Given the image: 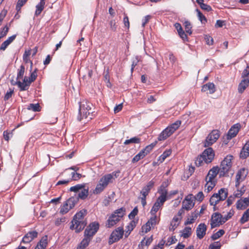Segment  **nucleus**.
<instances>
[{
    "label": "nucleus",
    "instance_id": "1",
    "mask_svg": "<svg viewBox=\"0 0 249 249\" xmlns=\"http://www.w3.org/2000/svg\"><path fill=\"white\" fill-rule=\"evenodd\" d=\"M93 105L88 101H83L80 103L79 113L77 119L81 121L84 119H87L93 112Z\"/></svg>",
    "mask_w": 249,
    "mask_h": 249
},
{
    "label": "nucleus",
    "instance_id": "2",
    "mask_svg": "<svg viewBox=\"0 0 249 249\" xmlns=\"http://www.w3.org/2000/svg\"><path fill=\"white\" fill-rule=\"evenodd\" d=\"M125 214V209L122 207L115 211L108 218L106 223L107 228H110L116 225Z\"/></svg>",
    "mask_w": 249,
    "mask_h": 249
},
{
    "label": "nucleus",
    "instance_id": "3",
    "mask_svg": "<svg viewBox=\"0 0 249 249\" xmlns=\"http://www.w3.org/2000/svg\"><path fill=\"white\" fill-rule=\"evenodd\" d=\"M181 124V121L180 120H177L175 123L167 126L159 135L158 138V140L161 141L166 140L179 128Z\"/></svg>",
    "mask_w": 249,
    "mask_h": 249
},
{
    "label": "nucleus",
    "instance_id": "4",
    "mask_svg": "<svg viewBox=\"0 0 249 249\" xmlns=\"http://www.w3.org/2000/svg\"><path fill=\"white\" fill-rule=\"evenodd\" d=\"M113 182V176L111 174H107L103 176L99 180L95 189L93 190L94 194H99L103 192L109 183Z\"/></svg>",
    "mask_w": 249,
    "mask_h": 249
},
{
    "label": "nucleus",
    "instance_id": "5",
    "mask_svg": "<svg viewBox=\"0 0 249 249\" xmlns=\"http://www.w3.org/2000/svg\"><path fill=\"white\" fill-rule=\"evenodd\" d=\"M228 189L226 188L220 189L217 193H214L210 199V204L212 206H215L220 201H223L226 199L228 196Z\"/></svg>",
    "mask_w": 249,
    "mask_h": 249
},
{
    "label": "nucleus",
    "instance_id": "6",
    "mask_svg": "<svg viewBox=\"0 0 249 249\" xmlns=\"http://www.w3.org/2000/svg\"><path fill=\"white\" fill-rule=\"evenodd\" d=\"M233 158V157L232 155H229L222 161L219 168L220 177H224L228 173L232 165Z\"/></svg>",
    "mask_w": 249,
    "mask_h": 249
},
{
    "label": "nucleus",
    "instance_id": "7",
    "mask_svg": "<svg viewBox=\"0 0 249 249\" xmlns=\"http://www.w3.org/2000/svg\"><path fill=\"white\" fill-rule=\"evenodd\" d=\"M78 202V197L76 196H71L64 202L60 209V213L64 214L69 212V211L73 208Z\"/></svg>",
    "mask_w": 249,
    "mask_h": 249
},
{
    "label": "nucleus",
    "instance_id": "8",
    "mask_svg": "<svg viewBox=\"0 0 249 249\" xmlns=\"http://www.w3.org/2000/svg\"><path fill=\"white\" fill-rule=\"evenodd\" d=\"M155 181L153 180L149 181L147 184L144 186L141 190L140 194L142 196L140 197L141 199V203L143 207H144L146 204V196L149 194L151 190L153 188L155 185Z\"/></svg>",
    "mask_w": 249,
    "mask_h": 249
},
{
    "label": "nucleus",
    "instance_id": "9",
    "mask_svg": "<svg viewBox=\"0 0 249 249\" xmlns=\"http://www.w3.org/2000/svg\"><path fill=\"white\" fill-rule=\"evenodd\" d=\"M220 137V131L215 129L211 131V132L206 137L204 142V147H208L212 145Z\"/></svg>",
    "mask_w": 249,
    "mask_h": 249
},
{
    "label": "nucleus",
    "instance_id": "10",
    "mask_svg": "<svg viewBox=\"0 0 249 249\" xmlns=\"http://www.w3.org/2000/svg\"><path fill=\"white\" fill-rule=\"evenodd\" d=\"M124 233V228L119 227L114 230L111 233L108 240V243L111 245L115 242L118 241L123 237Z\"/></svg>",
    "mask_w": 249,
    "mask_h": 249
},
{
    "label": "nucleus",
    "instance_id": "11",
    "mask_svg": "<svg viewBox=\"0 0 249 249\" xmlns=\"http://www.w3.org/2000/svg\"><path fill=\"white\" fill-rule=\"evenodd\" d=\"M169 183L168 180L162 182L158 190V193L160 194V196L157 199H160V201L165 202L168 199V190L167 187L169 185Z\"/></svg>",
    "mask_w": 249,
    "mask_h": 249
},
{
    "label": "nucleus",
    "instance_id": "12",
    "mask_svg": "<svg viewBox=\"0 0 249 249\" xmlns=\"http://www.w3.org/2000/svg\"><path fill=\"white\" fill-rule=\"evenodd\" d=\"M99 228V224L98 222H92L86 228L84 231V235L92 239L93 235L97 232Z\"/></svg>",
    "mask_w": 249,
    "mask_h": 249
},
{
    "label": "nucleus",
    "instance_id": "13",
    "mask_svg": "<svg viewBox=\"0 0 249 249\" xmlns=\"http://www.w3.org/2000/svg\"><path fill=\"white\" fill-rule=\"evenodd\" d=\"M223 216L219 213H213L211 218V228L213 229L215 227H219L223 224Z\"/></svg>",
    "mask_w": 249,
    "mask_h": 249
},
{
    "label": "nucleus",
    "instance_id": "14",
    "mask_svg": "<svg viewBox=\"0 0 249 249\" xmlns=\"http://www.w3.org/2000/svg\"><path fill=\"white\" fill-rule=\"evenodd\" d=\"M152 216L150 218L148 221L142 227V230L143 232L147 233L152 228L157 224L160 220L158 219L156 215H152Z\"/></svg>",
    "mask_w": 249,
    "mask_h": 249
},
{
    "label": "nucleus",
    "instance_id": "15",
    "mask_svg": "<svg viewBox=\"0 0 249 249\" xmlns=\"http://www.w3.org/2000/svg\"><path fill=\"white\" fill-rule=\"evenodd\" d=\"M248 174V171L245 168H241L239 170L236 175L235 177V184L236 188H238L240 184V182L244 180Z\"/></svg>",
    "mask_w": 249,
    "mask_h": 249
},
{
    "label": "nucleus",
    "instance_id": "16",
    "mask_svg": "<svg viewBox=\"0 0 249 249\" xmlns=\"http://www.w3.org/2000/svg\"><path fill=\"white\" fill-rule=\"evenodd\" d=\"M194 200L192 194L187 196L182 202V208L187 211L191 210L195 205Z\"/></svg>",
    "mask_w": 249,
    "mask_h": 249
},
{
    "label": "nucleus",
    "instance_id": "17",
    "mask_svg": "<svg viewBox=\"0 0 249 249\" xmlns=\"http://www.w3.org/2000/svg\"><path fill=\"white\" fill-rule=\"evenodd\" d=\"M202 155L205 159V162L206 163H209L213 160L215 154L212 148L208 147L204 150Z\"/></svg>",
    "mask_w": 249,
    "mask_h": 249
},
{
    "label": "nucleus",
    "instance_id": "18",
    "mask_svg": "<svg viewBox=\"0 0 249 249\" xmlns=\"http://www.w3.org/2000/svg\"><path fill=\"white\" fill-rule=\"evenodd\" d=\"M71 224L70 229L72 230H74L76 233L80 232L83 230L87 225V223L82 222L77 220L75 221L73 219L71 221Z\"/></svg>",
    "mask_w": 249,
    "mask_h": 249
},
{
    "label": "nucleus",
    "instance_id": "19",
    "mask_svg": "<svg viewBox=\"0 0 249 249\" xmlns=\"http://www.w3.org/2000/svg\"><path fill=\"white\" fill-rule=\"evenodd\" d=\"M241 125L239 124H236L231 127L228 132L227 139L231 140L235 137L240 129Z\"/></svg>",
    "mask_w": 249,
    "mask_h": 249
},
{
    "label": "nucleus",
    "instance_id": "20",
    "mask_svg": "<svg viewBox=\"0 0 249 249\" xmlns=\"http://www.w3.org/2000/svg\"><path fill=\"white\" fill-rule=\"evenodd\" d=\"M207 229V226L204 223H200L198 225L196 232L198 239H201L204 237L206 234Z\"/></svg>",
    "mask_w": 249,
    "mask_h": 249
},
{
    "label": "nucleus",
    "instance_id": "21",
    "mask_svg": "<svg viewBox=\"0 0 249 249\" xmlns=\"http://www.w3.org/2000/svg\"><path fill=\"white\" fill-rule=\"evenodd\" d=\"M37 232L35 231H29L23 237L22 242L23 243H29L35 238L37 237Z\"/></svg>",
    "mask_w": 249,
    "mask_h": 249
},
{
    "label": "nucleus",
    "instance_id": "22",
    "mask_svg": "<svg viewBox=\"0 0 249 249\" xmlns=\"http://www.w3.org/2000/svg\"><path fill=\"white\" fill-rule=\"evenodd\" d=\"M206 183L205 184V191L207 193L211 192L216 185L217 183L216 179H212L208 178H205Z\"/></svg>",
    "mask_w": 249,
    "mask_h": 249
},
{
    "label": "nucleus",
    "instance_id": "23",
    "mask_svg": "<svg viewBox=\"0 0 249 249\" xmlns=\"http://www.w3.org/2000/svg\"><path fill=\"white\" fill-rule=\"evenodd\" d=\"M236 208L238 210H244L249 206V197L240 199L236 202Z\"/></svg>",
    "mask_w": 249,
    "mask_h": 249
},
{
    "label": "nucleus",
    "instance_id": "24",
    "mask_svg": "<svg viewBox=\"0 0 249 249\" xmlns=\"http://www.w3.org/2000/svg\"><path fill=\"white\" fill-rule=\"evenodd\" d=\"M164 201H160V199H157L156 202L154 203L150 213L151 215H156V213L160 209L162 208Z\"/></svg>",
    "mask_w": 249,
    "mask_h": 249
},
{
    "label": "nucleus",
    "instance_id": "25",
    "mask_svg": "<svg viewBox=\"0 0 249 249\" xmlns=\"http://www.w3.org/2000/svg\"><path fill=\"white\" fill-rule=\"evenodd\" d=\"M16 84L20 89V91H24L27 90L29 89L31 83H29L28 77L25 76L23 79V82H21L20 81H18L16 82Z\"/></svg>",
    "mask_w": 249,
    "mask_h": 249
},
{
    "label": "nucleus",
    "instance_id": "26",
    "mask_svg": "<svg viewBox=\"0 0 249 249\" xmlns=\"http://www.w3.org/2000/svg\"><path fill=\"white\" fill-rule=\"evenodd\" d=\"M87 214V210L85 209H83L80 211L79 212H77L73 217V219L79 221H81L82 222L87 223L86 220L85 219L84 217Z\"/></svg>",
    "mask_w": 249,
    "mask_h": 249
},
{
    "label": "nucleus",
    "instance_id": "27",
    "mask_svg": "<svg viewBox=\"0 0 249 249\" xmlns=\"http://www.w3.org/2000/svg\"><path fill=\"white\" fill-rule=\"evenodd\" d=\"M218 173L220 174L219 168L218 166L213 167L209 170L206 178H208L212 179H216L215 178Z\"/></svg>",
    "mask_w": 249,
    "mask_h": 249
},
{
    "label": "nucleus",
    "instance_id": "28",
    "mask_svg": "<svg viewBox=\"0 0 249 249\" xmlns=\"http://www.w3.org/2000/svg\"><path fill=\"white\" fill-rule=\"evenodd\" d=\"M249 156V141L247 142L240 153V158L246 159Z\"/></svg>",
    "mask_w": 249,
    "mask_h": 249
},
{
    "label": "nucleus",
    "instance_id": "29",
    "mask_svg": "<svg viewBox=\"0 0 249 249\" xmlns=\"http://www.w3.org/2000/svg\"><path fill=\"white\" fill-rule=\"evenodd\" d=\"M201 91L202 92L209 91L210 94H213L215 91V85L213 83H208L202 88Z\"/></svg>",
    "mask_w": 249,
    "mask_h": 249
},
{
    "label": "nucleus",
    "instance_id": "30",
    "mask_svg": "<svg viewBox=\"0 0 249 249\" xmlns=\"http://www.w3.org/2000/svg\"><path fill=\"white\" fill-rule=\"evenodd\" d=\"M47 245L48 237L46 235L41 238L35 249H46Z\"/></svg>",
    "mask_w": 249,
    "mask_h": 249
},
{
    "label": "nucleus",
    "instance_id": "31",
    "mask_svg": "<svg viewBox=\"0 0 249 249\" xmlns=\"http://www.w3.org/2000/svg\"><path fill=\"white\" fill-rule=\"evenodd\" d=\"M249 78H245L243 79L238 85V92L240 93H243L246 89L249 86Z\"/></svg>",
    "mask_w": 249,
    "mask_h": 249
},
{
    "label": "nucleus",
    "instance_id": "32",
    "mask_svg": "<svg viewBox=\"0 0 249 249\" xmlns=\"http://www.w3.org/2000/svg\"><path fill=\"white\" fill-rule=\"evenodd\" d=\"M92 239L84 235V239L78 245L76 249H85L89 245L90 241Z\"/></svg>",
    "mask_w": 249,
    "mask_h": 249
},
{
    "label": "nucleus",
    "instance_id": "33",
    "mask_svg": "<svg viewBox=\"0 0 249 249\" xmlns=\"http://www.w3.org/2000/svg\"><path fill=\"white\" fill-rule=\"evenodd\" d=\"M157 142H155L151 143L149 145H147L144 148L142 149L140 151L143 154H144V157L147 155L149 153H150L153 150V148L156 145Z\"/></svg>",
    "mask_w": 249,
    "mask_h": 249
},
{
    "label": "nucleus",
    "instance_id": "34",
    "mask_svg": "<svg viewBox=\"0 0 249 249\" xmlns=\"http://www.w3.org/2000/svg\"><path fill=\"white\" fill-rule=\"evenodd\" d=\"M80 190L81 191L79 193L78 196H74L78 197V199L80 198L84 200L89 195V188H85V187H84Z\"/></svg>",
    "mask_w": 249,
    "mask_h": 249
},
{
    "label": "nucleus",
    "instance_id": "35",
    "mask_svg": "<svg viewBox=\"0 0 249 249\" xmlns=\"http://www.w3.org/2000/svg\"><path fill=\"white\" fill-rule=\"evenodd\" d=\"M31 50L29 49L28 50H26L23 55V60L24 62L26 63H30L31 64V68L32 67L33 62L30 59V55H31Z\"/></svg>",
    "mask_w": 249,
    "mask_h": 249
},
{
    "label": "nucleus",
    "instance_id": "36",
    "mask_svg": "<svg viewBox=\"0 0 249 249\" xmlns=\"http://www.w3.org/2000/svg\"><path fill=\"white\" fill-rule=\"evenodd\" d=\"M141 142V138L137 137H134L133 138H131L130 139L126 140L124 142V144L125 145H127L130 143H140Z\"/></svg>",
    "mask_w": 249,
    "mask_h": 249
},
{
    "label": "nucleus",
    "instance_id": "37",
    "mask_svg": "<svg viewBox=\"0 0 249 249\" xmlns=\"http://www.w3.org/2000/svg\"><path fill=\"white\" fill-rule=\"evenodd\" d=\"M192 233V229L190 227H185L182 231L181 236L184 238L189 237Z\"/></svg>",
    "mask_w": 249,
    "mask_h": 249
},
{
    "label": "nucleus",
    "instance_id": "38",
    "mask_svg": "<svg viewBox=\"0 0 249 249\" xmlns=\"http://www.w3.org/2000/svg\"><path fill=\"white\" fill-rule=\"evenodd\" d=\"M249 219V208L247 209L243 213L241 218L240 219V222L241 224H244L248 222Z\"/></svg>",
    "mask_w": 249,
    "mask_h": 249
},
{
    "label": "nucleus",
    "instance_id": "39",
    "mask_svg": "<svg viewBox=\"0 0 249 249\" xmlns=\"http://www.w3.org/2000/svg\"><path fill=\"white\" fill-rule=\"evenodd\" d=\"M236 188L237 190L234 192L233 195L235 197L239 198L244 194L246 190L244 186L242 187L240 189H239V186Z\"/></svg>",
    "mask_w": 249,
    "mask_h": 249
},
{
    "label": "nucleus",
    "instance_id": "40",
    "mask_svg": "<svg viewBox=\"0 0 249 249\" xmlns=\"http://www.w3.org/2000/svg\"><path fill=\"white\" fill-rule=\"evenodd\" d=\"M196 12L197 13V16L199 20L200 21L202 24H205L207 22L206 18L203 15V14L199 9H196Z\"/></svg>",
    "mask_w": 249,
    "mask_h": 249
},
{
    "label": "nucleus",
    "instance_id": "41",
    "mask_svg": "<svg viewBox=\"0 0 249 249\" xmlns=\"http://www.w3.org/2000/svg\"><path fill=\"white\" fill-rule=\"evenodd\" d=\"M225 232L224 230H219L216 233L213 234V235L211 236V238L213 240H215L222 236L225 234Z\"/></svg>",
    "mask_w": 249,
    "mask_h": 249
},
{
    "label": "nucleus",
    "instance_id": "42",
    "mask_svg": "<svg viewBox=\"0 0 249 249\" xmlns=\"http://www.w3.org/2000/svg\"><path fill=\"white\" fill-rule=\"evenodd\" d=\"M27 109L34 111H39L40 107L39 104H30L28 106Z\"/></svg>",
    "mask_w": 249,
    "mask_h": 249
},
{
    "label": "nucleus",
    "instance_id": "43",
    "mask_svg": "<svg viewBox=\"0 0 249 249\" xmlns=\"http://www.w3.org/2000/svg\"><path fill=\"white\" fill-rule=\"evenodd\" d=\"M171 153L172 150L171 149L165 150L160 157V162H163L166 158L171 154Z\"/></svg>",
    "mask_w": 249,
    "mask_h": 249
},
{
    "label": "nucleus",
    "instance_id": "44",
    "mask_svg": "<svg viewBox=\"0 0 249 249\" xmlns=\"http://www.w3.org/2000/svg\"><path fill=\"white\" fill-rule=\"evenodd\" d=\"M14 89H9L7 91L6 93H5L4 97L3 100L5 101H8L10 98L12 97V96L14 95Z\"/></svg>",
    "mask_w": 249,
    "mask_h": 249
},
{
    "label": "nucleus",
    "instance_id": "45",
    "mask_svg": "<svg viewBox=\"0 0 249 249\" xmlns=\"http://www.w3.org/2000/svg\"><path fill=\"white\" fill-rule=\"evenodd\" d=\"M45 4L39 3L36 5V10L35 12V16L37 17L39 16L44 8Z\"/></svg>",
    "mask_w": 249,
    "mask_h": 249
},
{
    "label": "nucleus",
    "instance_id": "46",
    "mask_svg": "<svg viewBox=\"0 0 249 249\" xmlns=\"http://www.w3.org/2000/svg\"><path fill=\"white\" fill-rule=\"evenodd\" d=\"M203 161L205 162V159L202 157V155H198L195 160V164L196 166L199 167L202 165Z\"/></svg>",
    "mask_w": 249,
    "mask_h": 249
},
{
    "label": "nucleus",
    "instance_id": "47",
    "mask_svg": "<svg viewBox=\"0 0 249 249\" xmlns=\"http://www.w3.org/2000/svg\"><path fill=\"white\" fill-rule=\"evenodd\" d=\"M144 154H143L141 151L137 154L132 160V162L134 163L138 161H139L140 160L144 158Z\"/></svg>",
    "mask_w": 249,
    "mask_h": 249
},
{
    "label": "nucleus",
    "instance_id": "48",
    "mask_svg": "<svg viewBox=\"0 0 249 249\" xmlns=\"http://www.w3.org/2000/svg\"><path fill=\"white\" fill-rule=\"evenodd\" d=\"M25 72V67L23 65H21L19 69L18 70V72L17 74V79H21L23 78Z\"/></svg>",
    "mask_w": 249,
    "mask_h": 249
},
{
    "label": "nucleus",
    "instance_id": "49",
    "mask_svg": "<svg viewBox=\"0 0 249 249\" xmlns=\"http://www.w3.org/2000/svg\"><path fill=\"white\" fill-rule=\"evenodd\" d=\"M37 69H36L32 72H31L30 76L28 78L29 83H31L36 80L37 76Z\"/></svg>",
    "mask_w": 249,
    "mask_h": 249
},
{
    "label": "nucleus",
    "instance_id": "50",
    "mask_svg": "<svg viewBox=\"0 0 249 249\" xmlns=\"http://www.w3.org/2000/svg\"><path fill=\"white\" fill-rule=\"evenodd\" d=\"M85 187L83 184H77L74 186H72L70 188V191L71 192H77Z\"/></svg>",
    "mask_w": 249,
    "mask_h": 249
},
{
    "label": "nucleus",
    "instance_id": "51",
    "mask_svg": "<svg viewBox=\"0 0 249 249\" xmlns=\"http://www.w3.org/2000/svg\"><path fill=\"white\" fill-rule=\"evenodd\" d=\"M184 25L186 32L189 35H191L192 34V31L191 30L192 26L190 22L189 21H185L184 23Z\"/></svg>",
    "mask_w": 249,
    "mask_h": 249
},
{
    "label": "nucleus",
    "instance_id": "52",
    "mask_svg": "<svg viewBox=\"0 0 249 249\" xmlns=\"http://www.w3.org/2000/svg\"><path fill=\"white\" fill-rule=\"evenodd\" d=\"M194 200H196L199 202H202L204 198V195L202 191L199 192L194 197Z\"/></svg>",
    "mask_w": 249,
    "mask_h": 249
},
{
    "label": "nucleus",
    "instance_id": "53",
    "mask_svg": "<svg viewBox=\"0 0 249 249\" xmlns=\"http://www.w3.org/2000/svg\"><path fill=\"white\" fill-rule=\"evenodd\" d=\"M234 214V211L233 209L230 210V211L224 217L223 216V220L224 223H225L227 221H228L229 219L231 218L232 216Z\"/></svg>",
    "mask_w": 249,
    "mask_h": 249
},
{
    "label": "nucleus",
    "instance_id": "54",
    "mask_svg": "<svg viewBox=\"0 0 249 249\" xmlns=\"http://www.w3.org/2000/svg\"><path fill=\"white\" fill-rule=\"evenodd\" d=\"M140 59L139 56H137L133 58L131 68V73L134 71L135 67L138 65Z\"/></svg>",
    "mask_w": 249,
    "mask_h": 249
},
{
    "label": "nucleus",
    "instance_id": "55",
    "mask_svg": "<svg viewBox=\"0 0 249 249\" xmlns=\"http://www.w3.org/2000/svg\"><path fill=\"white\" fill-rule=\"evenodd\" d=\"M221 244L220 242H214L209 246V249H220Z\"/></svg>",
    "mask_w": 249,
    "mask_h": 249
},
{
    "label": "nucleus",
    "instance_id": "56",
    "mask_svg": "<svg viewBox=\"0 0 249 249\" xmlns=\"http://www.w3.org/2000/svg\"><path fill=\"white\" fill-rule=\"evenodd\" d=\"M145 240V238H144V239L141 241V245L142 246H144V245L149 246L153 241L152 236H151V237L147 238L145 242L144 241Z\"/></svg>",
    "mask_w": 249,
    "mask_h": 249
},
{
    "label": "nucleus",
    "instance_id": "57",
    "mask_svg": "<svg viewBox=\"0 0 249 249\" xmlns=\"http://www.w3.org/2000/svg\"><path fill=\"white\" fill-rule=\"evenodd\" d=\"M177 241V239L175 236H173L171 237L168 238L167 243L166 245L169 246L173 244H175Z\"/></svg>",
    "mask_w": 249,
    "mask_h": 249
},
{
    "label": "nucleus",
    "instance_id": "58",
    "mask_svg": "<svg viewBox=\"0 0 249 249\" xmlns=\"http://www.w3.org/2000/svg\"><path fill=\"white\" fill-rule=\"evenodd\" d=\"M71 178H70L71 181L72 180H77L79 179L82 177V175L80 174L75 172H72L71 173Z\"/></svg>",
    "mask_w": 249,
    "mask_h": 249
},
{
    "label": "nucleus",
    "instance_id": "59",
    "mask_svg": "<svg viewBox=\"0 0 249 249\" xmlns=\"http://www.w3.org/2000/svg\"><path fill=\"white\" fill-rule=\"evenodd\" d=\"M27 0H18L16 6V9L18 11L20 10L21 7L25 4Z\"/></svg>",
    "mask_w": 249,
    "mask_h": 249
},
{
    "label": "nucleus",
    "instance_id": "60",
    "mask_svg": "<svg viewBox=\"0 0 249 249\" xmlns=\"http://www.w3.org/2000/svg\"><path fill=\"white\" fill-rule=\"evenodd\" d=\"M124 17L123 19V22L124 23L125 27L128 29L130 26L128 17H127V15L125 13L124 14Z\"/></svg>",
    "mask_w": 249,
    "mask_h": 249
},
{
    "label": "nucleus",
    "instance_id": "61",
    "mask_svg": "<svg viewBox=\"0 0 249 249\" xmlns=\"http://www.w3.org/2000/svg\"><path fill=\"white\" fill-rule=\"evenodd\" d=\"M199 5H200V8L202 9L205 10L207 12L211 11L212 10L211 7L207 4L202 3L201 4H200Z\"/></svg>",
    "mask_w": 249,
    "mask_h": 249
},
{
    "label": "nucleus",
    "instance_id": "62",
    "mask_svg": "<svg viewBox=\"0 0 249 249\" xmlns=\"http://www.w3.org/2000/svg\"><path fill=\"white\" fill-rule=\"evenodd\" d=\"M236 197L233 195V196H230L227 199V200H226V203H227V206H230V205H231L233 202L235 200V198Z\"/></svg>",
    "mask_w": 249,
    "mask_h": 249
},
{
    "label": "nucleus",
    "instance_id": "63",
    "mask_svg": "<svg viewBox=\"0 0 249 249\" xmlns=\"http://www.w3.org/2000/svg\"><path fill=\"white\" fill-rule=\"evenodd\" d=\"M205 40L207 44L212 45L213 43V39L212 37L210 36L206 35L205 37Z\"/></svg>",
    "mask_w": 249,
    "mask_h": 249
},
{
    "label": "nucleus",
    "instance_id": "64",
    "mask_svg": "<svg viewBox=\"0 0 249 249\" xmlns=\"http://www.w3.org/2000/svg\"><path fill=\"white\" fill-rule=\"evenodd\" d=\"M9 30V28L7 26H5L3 30L0 32V39L6 36Z\"/></svg>",
    "mask_w": 249,
    "mask_h": 249
}]
</instances>
